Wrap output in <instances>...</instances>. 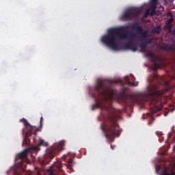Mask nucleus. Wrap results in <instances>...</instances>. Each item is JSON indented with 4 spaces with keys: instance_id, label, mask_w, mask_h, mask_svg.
<instances>
[{
    "instance_id": "obj_1",
    "label": "nucleus",
    "mask_w": 175,
    "mask_h": 175,
    "mask_svg": "<svg viewBox=\"0 0 175 175\" xmlns=\"http://www.w3.org/2000/svg\"><path fill=\"white\" fill-rule=\"evenodd\" d=\"M133 31H137L136 33H131L128 31L126 27L122 26L118 28H112L108 30L107 34L103 36L101 38V42L106 44L108 47L112 50H121L120 46V38L127 39L128 35L131 40L123 45L124 50H131V51H137V42H135L132 39H136L137 35H141L138 38V42H141L139 46L142 50H146L148 44L152 43V38H147L148 31L147 30H143V27L139 24L135 23L131 27ZM119 36V38L118 36Z\"/></svg>"
},
{
    "instance_id": "obj_2",
    "label": "nucleus",
    "mask_w": 175,
    "mask_h": 175,
    "mask_svg": "<svg viewBox=\"0 0 175 175\" xmlns=\"http://www.w3.org/2000/svg\"><path fill=\"white\" fill-rule=\"evenodd\" d=\"M153 64L152 66V70L154 71L153 73L152 79L151 81V89L149 88L150 92V95H152V103L154 105V107H151L152 113H158L161 111L163 107V103L162 102V98L163 95V92L162 90L159 89L161 87H165L169 85V82L165 80V76H160L157 72V70L159 68L163 66V61L159 57H157L156 59H152Z\"/></svg>"
},
{
    "instance_id": "obj_3",
    "label": "nucleus",
    "mask_w": 175,
    "mask_h": 175,
    "mask_svg": "<svg viewBox=\"0 0 175 175\" xmlns=\"http://www.w3.org/2000/svg\"><path fill=\"white\" fill-rule=\"evenodd\" d=\"M101 114L105 118V137L109 140H113L116 136L120 137L121 129L117 123V120L121 118V110L114 109L111 107H104L101 111Z\"/></svg>"
},
{
    "instance_id": "obj_4",
    "label": "nucleus",
    "mask_w": 175,
    "mask_h": 175,
    "mask_svg": "<svg viewBox=\"0 0 175 175\" xmlns=\"http://www.w3.org/2000/svg\"><path fill=\"white\" fill-rule=\"evenodd\" d=\"M119 81L110 79H98L95 85L96 93L92 94L93 98L95 99L100 98L103 96L106 102H113L114 100V95L117 94V91L113 88V84H118Z\"/></svg>"
},
{
    "instance_id": "obj_5",
    "label": "nucleus",
    "mask_w": 175,
    "mask_h": 175,
    "mask_svg": "<svg viewBox=\"0 0 175 175\" xmlns=\"http://www.w3.org/2000/svg\"><path fill=\"white\" fill-rule=\"evenodd\" d=\"M64 147H65V141L64 140L60 141L59 143L54 144L51 148L46 150L44 157L39 159V163L43 166L50 163V161L47 159H53V158L57 155V152L64 150Z\"/></svg>"
},
{
    "instance_id": "obj_6",
    "label": "nucleus",
    "mask_w": 175,
    "mask_h": 175,
    "mask_svg": "<svg viewBox=\"0 0 175 175\" xmlns=\"http://www.w3.org/2000/svg\"><path fill=\"white\" fill-rule=\"evenodd\" d=\"M32 151V149L28 148L23 150L22 152L18 154L16 157V162L18 167H20L21 172H15L14 175H25L27 172V165H29V160H28V154Z\"/></svg>"
},
{
    "instance_id": "obj_7",
    "label": "nucleus",
    "mask_w": 175,
    "mask_h": 175,
    "mask_svg": "<svg viewBox=\"0 0 175 175\" xmlns=\"http://www.w3.org/2000/svg\"><path fill=\"white\" fill-rule=\"evenodd\" d=\"M21 122H23L25 128L27 129V131L25 133V139L23 142V146H27V144H28V137H31L32 135L36 136V135H38V132H40V129H42V127L43 126V117L42 116L40 118V128L29 124V123L25 118H22L21 120Z\"/></svg>"
},
{
    "instance_id": "obj_8",
    "label": "nucleus",
    "mask_w": 175,
    "mask_h": 175,
    "mask_svg": "<svg viewBox=\"0 0 175 175\" xmlns=\"http://www.w3.org/2000/svg\"><path fill=\"white\" fill-rule=\"evenodd\" d=\"M73 160L72 159H70L68 161V163H72ZM66 165L65 163H62V159L58 160L57 161H55L53 164V166H51L50 167V169H49L46 171V173L48 175H57L58 174V173H61V172H64V170H62V167H64V166H66V167L67 169H69L70 170H73V167L72 166V165Z\"/></svg>"
},
{
    "instance_id": "obj_9",
    "label": "nucleus",
    "mask_w": 175,
    "mask_h": 175,
    "mask_svg": "<svg viewBox=\"0 0 175 175\" xmlns=\"http://www.w3.org/2000/svg\"><path fill=\"white\" fill-rule=\"evenodd\" d=\"M140 14V10L136 8L127 9L121 16L120 20L122 21H132L136 20L137 16Z\"/></svg>"
},
{
    "instance_id": "obj_10",
    "label": "nucleus",
    "mask_w": 175,
    "mask_h": 175,
    "mask_svg": "<svg viewBox=\"0 0 175 175\" xmlns=\"http://www.w3.org/2000/svg\"><path fill=\"white\" fill-rule=\"evenodd\" d=\"M173 0H164L165 3H171ZM157 2L158 0H151L150 1V8H151V14H155V9H157Z\"/></svg>"
},
{
    "instance_id": "obj_11",
    "label": "nucleus",
    "mask_w": 175,
    "mask_h": 175,
    "mask_svg": "<svg viewBox=\"0 0 175 175\" xmlns=\"http://www.w3.org/2000/svg\"><path fill=\"white\" fill-rule=\"evenodd\" d=\"M148 16H154V14H151V10H150V8H148L146 13L144 15V18H147V17H148Z\"/></svg>"
},
{
    "instance_id": "obj_12",
    "label": "nucleus",
    "mask_w": 175,
    "mask_h": 175,
    "mask_svg": "<svg viewBox=\"0 0 175 175\" xmlns=\"http://www.w3.org/2000/svg\"><path fill=\"white\" fill-rule=\"evenodd\" d=\"M159 32H161V27L159 26L154 27L152 30L153 33H159Z\"/></svg>"
},
{
    "instance_id": "obj_13",
    "label": "nucleus",
    "mask_w": 175,
    "mask_h": 175,
    "mask_svg": "<svg viewBox=\"0 0 175 175\" xmlns=\"http://www.w3.org/2000/svg\"><path fill=\"white\" fill-rule=\"evenodd\" d=\"M38 146H43L44 147H47V146H49V144H47V142H45L43 140H41L39 142Z\"/></svg>"
},
{
    "instance_id": "obj_14",
    "label": "nucleus",
    "mask_w": 175,
    "mask_h": 175,
    "mask_svg": "<svg viewBox=\"0 0 175 175\" xmlns=\"http://www.w3.org/2000/svg\"><path fill=\"white\" fill-rule=\"evenodd\" d=\"M146 55L147 57H149V58H152V59H154V57H155L154 53H149Z\"/></svg>"
},
{
    "instance_id": "obj_15",
    "label": "nucleus",
    "mask_w": 175,
    "mask_h": 175,
    "mask_svg": "<svg viewBox=\"0 0 175 175\" xmlns=\"http://www.w3.org/2000/svg\"><path fill=\"white\" fill-rule=\"evenodd\" d=\"M168 16H170L171 18L167 19V23H170L172 24V23H173L174 19H173V16H172V14H169Z\"/></svg>"
},
{
    "instance_id": "obj_16",
    "label": "nucleus",
    "mask_w": 175,
    "mask_h": 175,
    "mask_svg": "<svg viewBox=\"0 0 175 175\" xmlns=\"http://www.w3.org/2000/svg\"><path fill=\"white\" fill-rule=\"evenodd\" d=\"M98 107H99V104H94L92 106V110H95V109H98Z\"/></svg>"
},
{
    "instance_id": "obj_17",
    "label": "nucleus",
    "mask_w": 175,
    "mask_h": 175,
    "mask_svg": "<svg viewBox=\"0 0 175 175\" xmlns=\"http://www.w3.org/2000/svg\"><path fill=\"white\" fill-rule=\"evenodd\" d=\"M68 157H70V152H68L67 154H64L62 157V159H66V158H68Z\"/></svg>"
},
{
    "instance_id": "obj_18",
    "label": "nucleus",
    "mask_w": 175,
    "mask_h": 175,
    "mask_svg": "<svg viewBox=\"0 0 175 175\" xmlns=\"http://www.w3.org/2000/svg\"><path fill=\"white\" fill-rule=\"evenodd\" d=\"M129 84L134 85V87H137V85H138L137 82H131V81L129 80Z\"/></svg>"
},
{
    "instance_id": "obj_19",
    "label": "nucleus",
    "mask_w": 175,
    "mask_h": 175,
    "mask_svg": "<svg viewBox=\"0 0 175 175\" xmlns=\"http://www.w3.org/2000/svg\"><path fill=\"white\" fill-rule=\"evenodd\" d=\"M161 175H174V173H173V172L169 173V172H165Z\"/></svg>"
},
{
    "instance_id": "obj_20",
    "label": "nucleus",
    "mask_w": 175,
    "mask_h": 175,
    "mask_svg": "<svg viewBox=\"0 0 175 175\" xmlns=\"http://www.w3.org/2000/svg\"><path fill=\"white\" fill-rule=\"evenodd\" d=\"M152 118V121L148 122V125H152V121H154L155 118H154L153 116L151 117Z\"/></svg>"
},
{
    "instance_id": "obj_21",
    "label": "nucleus",
    "mask_w": 175,
    "mask_h": 175,
    "mask_svg": "<svg viewBox=\"0 0 175 175\" xmlns=\"http://www.w3.org/2000/svg\"><path fill=\"white\" fill-rule=\"evenodd\" d=\"M120 96H122V98H125L126 96V95L125 94V93L124 92H122L120 93Z\"/></svg>"
},
{
    "instance_id": "obj_22",
    "label": "nucleus",
    "mask_w": 175,
    "mask_h": 175,
    "mask_svg": "<svg viewBox=\"0 0 175 175\" xmlns=\"http://www.w3.org/2000/svg\"><path fill=\"white\" fill-rule=\"evenodd\" d=\"M156 135H157V136H161V135H159V133L158 131L156 132Z\"/></svg>"
},
{
    "instance_id": "obj_23",
    "label": "nucleus",
    "mask_w": 175,
    "mask_h": 175,
    "mask_svg": "<svg viewBox=\"0 0 175 175\" xmlns=\"http://www.w3.org/2000/svg\"><path fill=\"white\" fill-rule=\"evenodd\" d=\"M111 148L112 150L114 149V148H113V145H111Z\"/></svg>"
},
{
    "instance_id": "obj_24",
    "label": "nucleus",
    "mask_w": 175,
    "mask_h": 175,
    "mask_svg": "<svg viewBox=\"0 0 175 175\" xmlns=\"http://www.w3.org/2000/svg\"><path fill=\"white\" fill-rule=\"evenodd\" d=\"M33 150H38V147H35Z\"/></svg>"
}]
</instances>
